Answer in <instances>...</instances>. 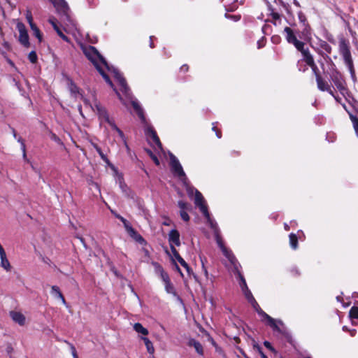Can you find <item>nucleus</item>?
I'll use <instances>...</instances> for the list:
<instances>
[{
    "mask_svg": "<svg viewBox=\"0 0 358 358\" xmlns=\"http://www.w3.org/2000/svg\"><path fill=\"white\" fill-rule=\"evenodd\" d=\"M83 52L86 57L94 64L96 69L101 67L99 64L100 62L108 71H111L120 86L121 92L126 96V97L131 99L130 89L122 74L117 69L110 66L106 59L99 52L95 47L92 45L85 47L83 48Z\"/></svg>",
    "mask_w": 358,
    "mask_h": 358,
    "instance_id": "1",
    "label": "nucleus"
},
{
    "mask_svg": "<svg viewBox=\"0 0 358 358\" xmlns=\"http://www.w3.org/2000/svg\"><path fill=\"white\" fill-rule=\"evenodd\" d=\"M338 51L343 59L344 64L350 71L351 78L352 80L355 81L357 80V77L349 42L344 38H341L339 41Z\"/></svg>",
    "mask_w": 358,
    "mask_h": 358,
    "instance_id": "2",
    "label": "nucleus"
},
{
    "mask_svg": "<svg viewBox=\"0 0 358 358\" xmlns=\"http://www.w3.org/2000/svg\"><path fill=\"white\" fill-rule=\"evenodd\" d=\"M330 79L343 96L345 95L350 96V92L348 90L345 80L341 72L337 69H334L330 75Z\"/></svg>",
    "mask_w": 358,
    "mask_h": 358,
    "instance_id": "3",
    "label": "nucleus"
},
{
    "mask_svg": "<svg viewBox=\"0 0 358 358\" xmlns=\"http://www.w3.org/2000/svg\"><path fill=\"white\" fill-rule=\"evenodd\" d=\"M58 13L61 15V20L66 26L75 27L73 20L70 15V8L64 0H60V2L56 6Z\"/></svg>",
    "mask_w": 358,
    "mask_h": 358,
    "instance_id": "4",
    "label": "nucleus"
},
{
    "mask_svg": "<svg viewBox=\"0 0 358 358\" xmlns=\"http://www.w3.org/2000/svg\"><path fill=\"white\" fill-rule=\"evenodd\" d=\"M170 157V166L172 173L178 176L181 181L183 182H185V181L187 180V176L183 171V169L179 162V160L177 159V157L172 153L169 154Z\"/></svg>",
    "mask_w": 358,
    "mask_h": 358,
    "instance_id": "5",
    "label": "nucleus"
},
{
    "mask_svg": "<svg viewBox=\"0 0 358 358\" xmlns=\"http://www.w3.org/2000/svg\"><path fill=\"white\" fill-rule=\"evenodd\" d=\"M255 311L260 315L263 320H266L267 321V324L270 326L273 331L281 333L282 330L278 327V324L280 325H283V322L281 320H275L267 313H266L260 307H258Z\"/></svg>",
    "mask_w": 358,
    "mask_h": 358,
    "instance_id": "6",
    "label": "nucleus"
},
{
    "mask_svg": "<svg viewBox=\"0 0 358 358\" xmlns=\"http://www.w3.org/2000/svg\"><path fill=\"white\" fill-rule=\"evenodd\" d=\"M17 29L20 34L19 41L24 47H29V35H28L27 30L26 29L25 25L22 22H18L17 24Z\"/></svg>",
    "mask_w": 358,
    "mask_h": 358,
    "instance_id": "7",
    "label": "nucleus"
},
{
    "mask_svg": "<svg viewBox=\"0 0 358 358\" xmlns=\"http://www.w3.org/2000/svg\"><path fill=\"white\" fill-rule=\"evenodd\" d=\"M284 32L285 34V38L287 41L289 43L292 44L296 48V49L303 43V41H299L297 39L295 34L290 27H286L284 29Z\"/></svg>",
    "mask_w": 358,
    "mask_h": 358,
    "instance_id": "8",
    "label": "nucleus"
},
{
    "mask_svg": "<svg viewBox=\"0 0 358 358\" xmlns=\"http://www.w3.org/2000/svg\"><path fill=\"white\" fill-rule=\"evenodd\" d=\"M99 73L101 75V76L103 77V78L104 79V80L109 85V86L113 90V91L115 92V94H117L118 99L120 100V101L123 103V104H126L122 95L120 94V93L119 92V91L115 88V85H113V82L111 81L110 78H109V76L106 74V73L103 71V69H102V67H99L97 69H96Z\"/></svg>",
    "mask_w": 358,
    "mask_h": 358,
    "instance_id": "9",
    "label": "nucleus"
},
{
    "mask_svg": "<svg viewBox=\"0 0 358 358\" xmlns=\"http://www.w3.org/2000/svg\"><path fill=\"white\" fill-rule=\"evenodd\" d=\"M302 55V61L305 62L307 65L311 62H315L313 56L310 52L308 48H305V43H303L299 48H296Z\"/></svg>",
    "mask_w": 358,
    "mask_h": 358,
    "instance_id": "10",
    "label": "nucleus"
},
{
    "mask_svg": "<svg viewBox=\"0 0 358 358\" xmlns=\"http://www.w3.org/2000/svg\"><path fill=\"white\" fill-rule=\"evenodd\" d=\"M125 230L127 231L128 234L137 243L141 245L146 243L145 240L132 227L131 224H129L128 226L125 227Z\"/></svg>",
    "mask_w": 358,
    "mask_h": 358,
    "instance_id": "11",
    "label": "nucleus"
},
{
    "mask_svg": "<svg viewBox=\"0 0 358 358\" xmlns=\"http://www.w3.org/2000/svg\"><path fill=\"white\" fill-rule=\"evenodd\" d=\"M168 240L170 247H171V245L180 246V241L179 231L176 229H171L169 233Z\"/></svg>",
    "mask_w": 358,
    "mask_h": 358,
    "instance_id": "12",
    "label": "nucleus"
},
{
    "mask_svg": "<svg viewBox=\"0 0 358 358\" xmlns=\"http://www.w3.org/2000/svg\"><path fill=\"white\" fill-rule=\"evenodd\" d=\"M145 134L148 137H150L156 145L159 148L162 149V145L160 140L152 127H148L145 129Z\"/></svg>",
    "mask_w": 358,
    "mask_h": 358,
    "instance_id": "13",
    "label": "nucleus"
},
{
    "mask_svg": "<svg viewBox=\"0 0 358 358\" xmlns=\"http://www.w3.org/2000/svg\"><path fill=\"white\" fill-rule=\"evenodd\" d=\"M0 259H1V264L0 266L3 268L6 271H10L11 270V266L10 264L7 259L6 252L2 247V245L0 244Z\"/></svg>",
    "mask_w": 358,
    "mask_h": 358,
    "instance_id": "14",
    "label": "nucleus"
},
{
    "mask_svg": "<svg viewBox=\"0 0 358 358\" xmlns=\"http://www.w3.org/2000/svg\"><path fill=\"white\" fill-rule=\"evenodd\" d=\"M217 244L219 247L221 248L224 255L229 259V261L233 264H235V262H236V257L234 255V254L228 250L223 245L222 241L217 238Z\"/></svg>",
    "mask_w": 358,
    "mask_h": 358,
    "instance_id": "15",
    "label": "nucleus"
},
{
    "mask_svg": "<svg viewBox=\"0 0 358 358\" xmlns=\"http://www.w3.org/2000/svg\"><path fill=\"white\" fill-rule=\"evenodd\" d=\"M10 316L12 318V320L15 322L17 323L19 325H20V326L24 325L26 319H25L24 315L22 313H21L20 312L12 310L10 312Z\"/></svg>",
    "mask_w": 358,
    "mask_h": 358,
    "instance_id": "16",
    "label": "nucleus"
},
{
    "mask_svg": "<svg viewBox=\"0 0 358 358\" xmlns=\"http://www.w3.org/2000/svg\"><path fill=\"white\" fill-rule=\"evenodd\" d=\"M353 109L355 112V114H352L351 112H348V115L350 120L352 122L356 135L358 137V105L354 106Z\"/></svg>",
    "mask_w": 358,
    "mask_h": 358,
    "instance_id": "17",
    "label": "nucleus"
},
{
    "mask_svg": "<svg viewBox=\"0 0 358 358\" xmlns=\"http://www.w3.org/2000/svg\"><path fill=\"white\" fill-rule=\"evenodd\" d=\"M94 107L97 111V114L99 117L104 121H108L109 118V115L106 109L103 107L100 103H96L94 104Z\"/></svg>",
    "mask_w": 358,
    "mask_h": 358,
    "instance_id": "18",
    "label": "nucleus"
},
{
    "mask_svg": "<svg viewBox=\"0 0 358 358\" xmlns=\"http://www.w3.org/2000/svg\"><path fill=\"white\" fill-rule=\"evenodd\" d=\"M188 345L190 346V347H194L196 352L199 355H203V346L199 342L197 341L196 340L194 339V338H191L188 341Z\"/></svg>",
    "mask_w": 358,
    "mask_h": 358,
    "instance_id": "19",
    "label": "nucleus"
},
{
    "mask_svg": "<svg viewBox=\"0 0 358 358\" xmlns=\"http://www.w3.org/2000/svg\"><path fill=\"white\" fill-rule=\"evenodd\" d=\"M317 88L322 92L330 90V85L322 76L316 79Z\"/></svg>",
    "mask_w": 358,
    "mask_h": 358,
    "instance_id": "20",
    "label": "nucleus"
},
{
    "mask_svg": "<svg viewBox=\"0 0 358 358\" xmlns=\"http://www.w3.org/2000/svg\"><path fill=\"white\" fill-rule=\"evenodd\" d=\"M50 292L55 298L61 299L63 304L66 305V300L58 286H52Z\"/></svg>",
    "mask_w": 358,
    "mask_h": 358,
    "instance_id": "21",
    "label": "nucleus"
},
{
    "mask_svg": "<svg viewBox=\"0 0 358 358\" xmlns=\"http://www.w3.org/2000/svg\"><path fill=\"white\" fill-rule=\"evenodd\" d=\"M155 268L157 272L160 273V277L163 282L165 283L170 280L169 274L163 269V268L158 264L155 263Z\"/></svg>",
    "mask_w": 358,
    "mask_h": 358,
    "instance_id": "22",
    "label": "nucleus"
},
{
    "mask_svg": "<svg viewBox=\"0 0 358 358\" xmlns=\"http://www.w3.org/2000/svg\"><path fill=\"white\" fill-rule=\"evenodd\" d=\"M247 292H248L247 294H245V298L247 299L248 302L251 304V306H252V308L255 310L257 309L258 307H259L258 303L257 302V301L254 298L252 292L250 291H247Z\"/></svg>",
    "mask_w": 358,
    "mask_h": 358,
    "instance_id": "23",
    "label": "nucleus"
},
{
    "mask_svg": "<svg viewBox=\"0 0 358 358\" xmlns=\"http://www.w3.org/2000/svg\"><path fill=\"white\" fill-rule=\"evenodd\" d=\"M131 104H132L134 109L136 110L138 116L141 118V120L144 121L145 116L143 114V109L141 108L140 105L138 103V102H136L135 101H132Z\"/></svg>",
    "mask_w": 358,
    "mask_h": 358,
    "instance_id": "24",
    "label": "nucleus"
},
{
    "mask_svg": "<svg viewBox=\"0 0 358 358\" xmlns=\"http://www.w3.org/2000/svg\"><path fill=\"white\" fill-rule=\"evenodd\" d=\"M91 145L96 150V151L98 152V154L99 155L100 157L103 159V161L105 162L107 164H109L110 163L109 159H108L106 155L103 154V152H102L101 148L96 143H94L93 142H91Z\"/></svg>",
    "mask_w": 358,
    "mask_h": 358,
    "instance_id": "25",
    "label": "nucleus"
},
{
    "mask_svg": "<svg viewBox=\"0 0 358 358\" xmlns=\"http://www.w3.org/2000/svg\"><path fill=\"white\" fill-rule=\"evenodd\" d=\"M69 90L71 92V94L75 96L77 94H80V90H79L78 87L71 79L69 80Z\"/></svg>",
    "mask_w": 358,
    "mask_h": 358,
    "instance_id": "26",
    "label": "nucleus"
},
{
    "mask_svg": "<svg viewBox=\"0 0 358 358\" xmlns=\"http://www.w3.org/2000/svg\"><path fill=\"white\" fill-rule=\"evenodd\" d=\"M194 203L196 206H199L201 205L204 204V199L201 193L195 189V196H194Z\"/></svg>",
    "mask_w": 358,
    "mask_h": 358,
    "instance_id": "27",
    "label": "nucleus"
},
{
    "mask_svg": "<svg viewBox=\"0 0 358 358\" xmlns=\"http://www.w3.org/2000/svg\"><path fill=\"white\" fill-rule=\"evenodd\" d=\"M289 244L293 250H296L298 248V238L295 234L291 233L289 235Z\"/></svg>",
    "mask_w": 358,
    "mask_h": 358,
    "instance_id": "28",
    "label": "nucleus"
},
{
    "mask_svg": "<svg viewBox=\"0 0 358 358\" xmlns=\"http://www.w3.org/2000/svg\"><path fill=\"white\" fill-rule=\"evenodd\" d=\"M165 289L167 293L173 294L174 296H178V294L175 290L174 286L171 283V280L164 283Z\"/></svg>",
    "mask_w": 358,
    "mask_h": 358,
    "instance_id": "29",
    "label": "nucleus"
},
{
    "mask_svg": "<svg viewBox=\"0 0 358 358\" xmlns=\"http://www.w3.org/2000/svg\"><path fill=\"white\" fill-rule=\"evenodd\" d=\"M134 329L139 333V334H141L143 335H148V331L147 329H145V327H143V325L141 324V323H135L134 325Z\"/></svg>",
    "mask_w": 358,
    "mask_h": 358,
    "instance_id": "30",
    "label": "nucleus"
},
{
    "mask_svg": "<svg viewBox=\"0 0 358 358\" xmlns=\"http://www.w3.org/2000/svg\"><path fill=\"white\" fill-rule=\"evenodd\" d=\"M142 339L144 341L148 352L149 354H153L155 352V349L152 343L147 337H142Z\"/></svg>",
    "mask_w": 358,
    "mask_h": 358,
    "instance_id": "31",
    "label": "nucleus"
},
{
    "mask_svg": "<svg viewBox=\"0 0 358 358\" xmlns=\"http://www.w3.org/2000/svg\"><path fill=\"white\" fill-rule=\"evenodd\" d=\"M30 28L31 31H33V34L38 39V41L41 42L42 40V34L41 33V31L37 27L36 24H31Z\"/></svg>",
    "mask_w": 358,
    "mask_h": 358,
    "instance_id": "32",
    "label": "nucleus"
},
{
    "mask_svg": "<svg viewBox=\"0 0 358 358\" xmlns=\"http://www.w3.org/2000/svg\"><path fill=\"white\" fill-rule=\"evenodd\" d=\"M320 47L322 48L327 54H331L332 51V48L331 45L325 41L320 40L319 42Z\"/></svg>",
    "mask_w": 358,
    "mask_h": 358,
    "instance_id": "33",
    "label": "nucleus"
},
{
    "mask_svg": "<svg viewBox=\"0 0 358 358\" xmlns=\"http://www.w3.org/2000/svg\"><path fill=\"white\" fill-rule=\"evenodd\" d=\"M178 206L180 208V210H191L192 206L190 203L185 202L182 200L178 201Z\"/></svg>",
    "mask_w": 358,
    "mask_h": 358,
    "instance_id": "34",
    "label": "nucleus"
},
{
    "mask_svg": "<svg viewBox=\"0 0 358 358\" xmlns=\"http://www.w3.org/2000/svg\"><path fill=\"white\" fill-rule=\"evenodd\" d=\"M308 66H309L311 69H312V71L313 73V74L315 75V80L317 79V78L319 77H321L322 76L320 75V70L317 67V66L316 65L315 62H311L310 64H308Z\"/></svg>",
    "mask_w": 358,
    "mask_h": 358,
    "instance_id": "35",
    "label": "nucleus"
},
{
    "mask_svg": "<svg viewBox=\"0 0 358 358\" xmlns=\"http://www.w3.org/2000/svg\"><path fill=\"white\" fill-rule=\"evenodd\" d=\"M240 279H241L240 285H241V289L245 295L247 294V292H248L247 291H250V290L248 287V285H247V283H246V281H245L244 277L243 275H241V274H240Z\"/></svg>",
    "mask_w": 358,
    "mask_h": 358,
    "instance_id": "36",
    "label": "nucleus"
},
{
    "mask_svg": "<svg viewBox=\"0 0 358 358\" xmlns=\"http://www.w3.org/2000/svg\"><path fill=\"white\" fill-rule=\"evenodd\" d=\"M145 152L148 154V155L152 159L154 163L157 166H159L160 162H159V159L157 158V157L152 152V150H150V149H145Z\"/></svg>",
    "mask_w": 358,
    "mask_h": 358,
    "instance_id": "37",
    "label": "nucleus"
},
{
    "mask_svg": "<svg viewBox=\"0 0 358 358\" xmlns=\"http://www.w3.org/2000/svg\"><path fill=\"white\" fill-rule=\"evenodd\" d=\"M48 22L52 24L54 29L56 31L57 34L59 35V32H62L60 27L57 25L56 19L55 17H50L48 20Z\"/></svg>",
    "mask_w": 358,
    "mask_h": 358,
    "instance_id": "38",
    "label": "nucleus"
},
{
    "mask_svg": "<svg viewBox=\"0 0 358 358\" xmlns=\"http://www.w3.org/2000/svg\"><path fill=\"white\" fill-rule=\"evenodd\" d=\"M110 211L115 215V217L116 218L119 219V220H120L122 222L124 228L130 224L129 222V221H127L125 218H124L120 215L117 214L116 212L113 211V210H111Z\"/></svg>",
    "mask_w": 358,
    "mask_h": 358,
    "instance_id": "39",
    "label": "nucleus"
},
{
    "mask_svg": "<svg viewBox=\"0 0 358 358\" xmlns=\"http://www.w3.org/2000/svg\"><path fill=\"white\" fill-rule=\"evenodd\" d=\"M350 317L358 319V307L352 306L349 312Z\"/></svg>",
    "mask_w": 358,
    "mask_h": 358,
    "instance_id": "40",
    "label": "nucleus"
},
{
    "mask_svg": "<svg viewBox=\"0 0 358 358\" xmlns=\"http://www.w3.org/2000/svg\"><path fill=\"white\" fill-rule=\"evenodd\" d=\"M347 101L350 104L352 108H354V106L358 105V101L352 96V94L350 93V96L348 95H345L344 96Z\"/></svg>",
    "mask_w": 358,
    "mask_h": 358,
    "instance_id": "41",
    "label": "nucleus"
},
{
    "mask_svg": "<svg viewBox=\"0 0 358 358\" xmlns=\"http://www.w3.org/2000/svg\"><path fill=\"white\" fill-rule=\"evenodd\" d=\"M270 15L273 18V21H271V22L273 23V24L275 26L277 25V21H279V23H280L281 20H280V15L279 13L273 12V13H271Z\"/></svg>",
    "mask_w": 358,
    "mask_h": 358,
    "instance_id": "42",
    "label": "nucleus"
},
{
    "mask_svg": "<svg viewBox=\"0 0 358 358\" xmlns=\"http://www.w3.org/2000/svg\"><path fill=\"white\" fill-rule=\"evenodd\" d=\"M178 262L180 264V265L182 266H183L188 273H189L190 271V267L189 266V265L187 264V263L180 257H179L178 259H177Z\"/></svg>",
    "mask_w": 358,
    "mask_h": 358,
    "instance_id": "43",
    "label": "nucleus"
},
{
    "mask_svg": "<svg viewBox=\"0 0 358 358\" xmlns=\"http://www.w3.org/2000/svg\"><path fill=\"white\" fill-rule=\"evenodd\" d=\"M28 59H29V61L31 63H33V64L36 63L38 59V57H37L36 52L35 51L30 52L28 55Z\"/></svg>",
    "mask_w": 358,
    "mask_h": 358,
    "instance_id": "44",
    "label": "nucleus"
},
{
    "mask_svg": "<svg viewBox=\"0 0 358 358\" xmlns=\"http://www.w3.org/2000/svg\"><path fill=\"white\" fill-rule=\"evenodd\" d=\"M188 210H180V215L182 218V220L185 222H188L190 219L188 213Z\"/></svg>",
    "mask_w": 358,
    "mask_h": 358,
    "instance_id": "45",
    "label": "nucleus"
},
{
    "mask_svg": "<svg viewBox=\"0 0 358 358\" xmlns=\"http://www.w3.org/2000/svg\"><path fill=\"white\" fill-rule=\"evenodd\" d=\"M26 18H27L28 23L29 24V26H31V23L35 24L33 21V17H32L31 12L29 10H27L26 11Z\"/></svg>",
    "mask_w": 358,
    "mask_h": 358,
    "instance_id": "46",
    "label": "nucleus"
},
{
    "mask_svg": "<svg viewBox=\"0 0 358 358\" xmlns=\"http://www.w3.org/2000/svg\"><path fill=\"white\" fill-rule=\"evenodd\" d=\"M22 151L23 159L29 163V160L27 159V154H26V146H25L24 142H23V141H22Z\"/></svg>",
    "mask_w": 358,
    "mask_h": 358,
    "instance_id": "47",
    "label": "nucleus"
},
{
    "mask_svg": "<svg viewBox=\"0 0 358 358\" xmlns=\"http://www.w3.org/2000/svg\"><path fill=\"white\" fill-rule=\"evenodd\" d=\"M208 223L209 224L210 228L212 229H213L216 232V231L217 230V222L215 220L211 219L210 220H209L208 222Z\"/></svg>",
    "mask_w": 358,
    "mask_h": 358,
    "instance_id": "48",
    "label": "nucleus"
},
{
    "mask_svg": "<svg viewBox=\"0 0 358 358\" xmlns=\"http://www.w3.org/2000/svg\"><path fill=\"white\" fill-rule=\"evenodd\" d=\"M254 347L257 348V351L259 352L262 358H268V357L263 352L262 348L259 345L255 344L254 345Z\"/></svg>",
    "mask_w": 358,
    "mask_h": 358,
    "instance_id": "49",
    "label": "nucleus"
},
{
    "mask_svg": "<svg viewBox=\"0 0 358 358\" xmlns=\"http://www.w3.org/2000/svg\"><path fill=\"white\" fill-rule=\"evenodd\" d=\"M171 250L173 253V257L177 259L180 255H179L178 252L176 249L175 246L171 245Z\"/></svg>",
    "mask_w": 358,
    "mask_h": 358,
    "instance_id": "50",
    "label": "nucleus"
},
{
    "mask_svg": "<svg viewBox=\"0 0 358 358\" xmlns=\"http://www.w3.org/2000/svg\"><path fill=\"white\" fill-rule=\"evenodd\" d=\"M106 122L113 129L116 131L118 129L115 122L113 120H111L110 117L108 118V120Z\"/></svg>",
    "mask_w": 358,
    "mask_h": 358,
    "instance_id": "51",
    "label": "nucleus"
},
{
    "mask_svg": "<svg viewBox=\"0 0 358 358\" xmlns=\"http://www.w3.org/2000/svg\"><path fill=\"white\" fill-rule=\"evenodd\" d=\"M264 345L271 352H275V349L273 348L270 342L265 341L264 342Z\"/></svg>",
    "mask_w": 358,
    "mask_h": 358,
    "instance_id": "52",
    "label": "nucleus"
},
{
    "mask_svg": "<svg viewBox=\"0 0 358 358\" xmlns=\"http://www.w3.org/2000/svg\"><path fill=\"white\" fill-rule=\"evenodd\" d=\"M298 16H299V19L300 22L305 24V22H306V17L305 15L301 11H300L298 13Z\"/></svg>",
    "mask_w": 358,
    "mask_h": 358,
    "instance_id": "53",
    "label": "nucleus"
},
{
    "mask_svg": "<svg viewBox=\"0 0 358 358\" xmlns=\"http://www.w3.org/2000/svg\"><path fill=\"white\" fill-rule=\"evenodd\" d=\"M70 348H71V354L73 355V358H78V356L77 355V352H76V348L72 344H70Z\"/></svg>",
    "mask_w": 358,
    "mask_h": 358,
    "instance_id": "54",
    "label": "nucleus"
},
{
    "mask_svg": "<svg viewBox=\"0 0 358 358\" xmlns=\"http://www.w3.org/2000/svg\"><path fill=\"white\" fill-rule=\"evenodd\" d=\"M201 210V212L203 213V215L207 214L208 213L207 206L203 204L198 206Z\"/></svg>",
    "mask_w": 358,
    "mask_h": 358,
    "instance_id": "55",
    "label": "nucleus"
},
{
    "mask_svg": "<svg viewBox=\"0 0 358 358\" xmlns=\"http://www.w3.org/2000/svg\"><path fill=\"white\" fill-rule=\"evenodd\" d=\"M200 258H201V264H202V270H203V271L204 273V275H205L206 278H208V271H207L206 268L204 266V262H203V260L202 257H200Z\"/></svg>",
    "mask_w": 358,
    "mask_h": 358,
    "instance_id": "56",
    "label": "nucleus"
},
{
    "mask_svg": "<svg viewBox=\"0 0 358 358\" xmlns=\"http://www.w3.org/2000/svg\"><path fill=\"white\" fill-rule=\"evenodd\" d=\"M59 36L66 42L69 43L70 39L63 33V32H59Z\"/></svg>",
    "mask_w": 358,
    "mask_h": 358,
    "instance_id": "57",
    "label": "nucleus"
},
{
    "mask_svg": "<svg viewBox=\"0 0 358 358\" xmlns=\"http://www.w3.org/2000/svg\"><path fill=\"white\" fill-rule=\"evenodd\" d=\"M188 70H189V66H188V65H187V64H184V65H182V66L180 67V71H182V72L185 73V72H187V71H188Z\"/></svg>",
    "mask_w": 358,
    "mask_h": 358,
    "instance_id": "58",
    "label": "nucleus"
},
{
    "mask_svg": "<svg viewBox=\"0 0 358 358\" xmlns=\"http://www.w3.org/2000/svg\"><path fill=\"white\" fill-rule=\"evenodd\" d=\"M258 48H261L264 45V38H262L261 40L257 42Z\"/></svg>",
    "mask_w": 358,
    "mask_h": 358,
    "instance_id": "59",
    "label": "nucleus"
},
{
    "mask_svg": "<svg viewBox=\"0 0 358 358\" xmlns=\"http://www.w3.org/2000/svg\"><path fill=\"white\" fill-rule=\"evenodd\" d=\"M300 61L298 62V64H297V66H298V69L300 71H306L307 70V67L306 66H304V67H301V64H300Z\"/></svg>",
    "mask_w": 358,
    "mask_h": 358,
    "instance_id": "60",
    "label": "nucleus"
},
{
    "mask_svg": "<svg viewBox=\"0 0 358 358\" xmlns=\"http://www.w3.org/2000/svg\"><path fill=\"white\" fill-rule=\"evenodd\" d=\"M116 131L117 132L119 136L124 139V133L122 132V131L121 129H120L119 128L116 130Z\"/></svg>",
    "mask_w": 358,
    "mask_h": 358,
    "instance_id": "61",
    "label": "nucleus"
},
{
    "mask_svg": "<svg viewBox=\"0 0 358 358\" xmlns=\"http://www.w3.org/2000/svg\"><path fill=\"white\" fill-rule=\"evenodd\" d=\"M153 38H154V36H151L150 37V47L151 48H153L155 47V45H154L153 41H152Z\"/></svg>",
    "mask_w": 358,
    "mask_h": 358,
    "instance_id": "62",
    "label": "nucleus"
},
{
    "mask_svg": "<svg viewBox=\"0 0 358 358\" xmlns=\"http://www.w3.org/2000/svg\"><path fill=\"white\" fill-rule=\"evenodd\" d=\"M317 53H318L320 55L322 56L323 57H324V58H325V57H327V58H328L329 59H330V60H331V58H330L327 55H326L325 56L324 55L323 52H322V50H318V51H317Z\"/></svg>",
    "mask_w": 358,
    "mask_h": 358,
    "instance_id": "63",
    "label": "nucleus"
},
{
    "mask_svg": "<svg viewBox=\"0 0 358 358\" xmlns=\"http://www.w3.org/2000/svg\"><path fill=\"white\" fill-rule=\"evenodd\" d=\"M215 134L218 138H220L222 137V133L220 130H217L215 131Z\"/></svg>",
    "mask_w": 358,
    "mask_h": 358,
    "instance_id": "64",
    "label": "nucleus"
}]
</instances>
